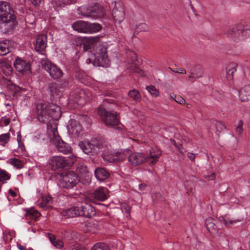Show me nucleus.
Returning a JSON list of instances; mask_svg holds the SVG:
<instances>
[{
    "instance_id": "f257e3e1",
    "label": "nucleus",
    "mask_w": 250,
    "mask_h": 250,
    "mask_svg": "<svg viewBox=\"0 0 250 250\" xmlns=\"http://www.w3.org/2000/svg\"><path fill=\"white\" fill-rule=\"evenodd\" d=\"M61 108L53 103H38L36 105L37 118L40 122L46 124L48 132L51 130L52 121H57L62 115ZM54 125L53 126V127Z\"/></svg>"
},
{
    "instance_id": "f03ea898",
    "label": "nucleus",
    "mask_w": 250,
    "mask_h": 250,
    "mask_svg": "<svg viewBox=\"0 0 250 250\" xmlns=\"http://www.w3.org/2000/svg\"><path fill=\"white\" fill-rule=\"evenodd\" d=\"M18 24L14 11L7 1H0V31L7 34L14 29Z\"/></svg>"
},
{
    "instance_id": "7ed1b4c3",
    "label": "nucleus",
    "mask_w": 250,
    "mask_h": 250,
    "mask_svg": "<svg viewBox=\"0 0 250 250\" xmlns=\"http://www.w3.org/2000/svg\"><path fill=\"white\" fill-rule=\"evenodd\" d=\"M161 154L162 151L159 148L152 147L146 152H130L128 161L132 166H138L146 162L152 166L157 163Z\"/></svg>"
},
{
    "instance_id": "20e7f679",
    "label": "nucleus",
    "mask_w": 250,
    "mask_h": 250,
    "mask_svg": "<svg viewBox=\"0 0 250 250\" xmlns=\"http://www.w3.org/2000/svg\"><path fill=\"white\" fill-rule=\"evenodd\" d=\"M113 105L112 100L105 99L98 108V114L102 121L109 126H117L120 123L117 112L112 110Z\"/></svg>"
},
{
    "instance_id": "39448f33",
    "label": "nucleus",
    "mask_w": 250,
    "mask_h": 250,
    "mask_svg": "<svg viewBox=\"0 0 250 250\" xmlns=\"http://www.w3.org/2000/svg\"><path fill=\"white\" fill-rule=\"evenodd\" d=\"M77 12L82 16L94 20L101 18L105 14L103 7L97 3L91 6H80L78 8Z\"/></svg>"
},
{
    "instance_id": "423d86ee",
    "label": "nucleus",
    "mask_w": 250,
    "mask_h": 250,
    "mask_svg": "<svg viewBox=\"0 0 250 250\" xmlns=\"http://www.w3.org/2000/svg\"><path fill=\"white\" fill-rule=\"evenodd\" d=\"M93 96L92 92L77 89L70 93L68 103H74L77 105L83 106L90 101Z\"/></svg>"
},
{
    "instance_id": "0eeeda50",
    "label": "nucleus",
    "mask_w": 250,
    "mask_h": 250,
    "mask_svg": "<svg viewBox=\"0 0 250 250\" xmlns=\"http://www.w3.org/2000/svg\"><path fill=\"white\" fill-rule=\"evenodd\" d=\"M51 136L50 141L56 146L60 152L63 154H68L71 152V147L67 143L64 142L58 135L56 125L51 129Z\"/></svg>"
},
{
    "instance_id": "6e6552de",
    "label": "nucleus",
    "mask_w": 250,
    "mask_h": 250,
    "mask_svg": "<svg viewBox=\"0 0 250 250\" xmlns=\"http://www.w3.org/2000/svg\"><path fill=\"white\" fill-rule=\"evenodd\" d=\"M226 34L229 38H235L240 36L246 38L250 36V25L242 23L235 24L229 27Z\"/></svg>"
},
{
    "instance_id": "1a4fd4ad",
    "label": "nucleus",
    "mask_w": 250,
    "mask_h": 250,
    "mask_svg": "<svg viewBox=\"0 0 250 250\" xmlns=\"http://www.w3.org/2000/svg\"><path fill=\"white\" fill-rule=\"evenodd\" d=\"M103 143L97 140H92L90 141H82L79 146L83 151L87 155H94L99 153Z\"/></svg>"
},
{
    "instance_id": "9d476101",
    "label": "nucleus",
    "mask_w": 250,
    "mask_h": 250,
    "mask_svg": "<svg viewBox=\"0 0 250 250\" xmlns=\"http://www.w3.org/2000/svg\"><path fill=\"white\" fill-rule=\"evenodd\" d=\"M80 182L78 175L73 171H70L61 177L59 185L65 188H72Z\"/></svg>"
},
{
    "instance_id": "9b49d317",
    "label": "nucleus",
    "mask_w": 250,
    "mask_h": 250,
    "mask_svg": "<svg viewBox=\"0 0 250 250\" xmlns=\"http://www.w3.org/2000/svg\"><path fill=\"white\" fill-rule=\"evenodd\" d=\"M76 171L80 182L87 185L90 183L92 174L89 172L87 166L83 163L77 164Z\"/></svg>"
},
{
    "instance_id": "f8f14e48",
    "label": "nucleus",
    "mask_w": 250,
    "mask_h": 250,
    "mask_svg": "<svg viewBox=\"0 0 250 250\" xmlns=\"http://www.w3.org/2000/svg\"><path fill=\"white\" fill-rule=\"evenodd\" d=\"M42 68L45 69L54 79H58L62 77L63 73L62 70L56 64L48 60L42 61Z\"/></svg>"
},
{
    "instance_id": "ddd939ff",
    "label": "nucleus",
    "mask_w": 250,
    "mask_h": 250,
    "mask_svg": "<svg viewBox=\"0 0 250 250\" xmlns=\"http://www.w3.org/2000/svg\"><path fill=\"white\" fill-rule=\"evenodd\" d=\"M67 133L71 138L76 139L82 134L83 128L79 122L70 119L67 125Z\"/></svg>"
},
{
    "instance_id": "4468645a",
    "label": "nucleus",
    "mask_w": 250,
    "mask_h": 250,
    "mask_svg": "<svg viewBox=\"0 0 250 250\" xmlns=\"http://www.w3.org/2000/svg\"><path fill=\"white\" fill-rule=\"evenodd\" d=\"M48 163L53 170L64 168L69 164L68 160L65 157L61 156H53L50 158Z\"/></svg>"
},
{
    "instance_id": "2eb2a0df",
    "label": "nucleus",
    "mask_w": 250,
    "mask_h": 250,
    "mask_svg": "<svg viewBox=\"0 0 250 250\" xmlns=\"http://www.w3.org/2000/svg\"><path fill=\"white\" fill-rule=\"evenodd\" d=\"M126 55L127 57V62L129 64L127 67H132L134 66V72L138 73L142 76H145V72L142 69L137 67L140 64L137 55L135 53L131 50H127L126 52Z\"/></svg>"
},
{
    "instance_id": "dca6fc26",
    "label": "nucleus",
    "mask_w": 250,
    "mask_h": 250,
    "mask_svg": "<svg viewBox=\"0 0 250 250\" xmlns=\"http://www.w3.org/2000/svg\"><path fill=\"white\" fill-rule=\"evenodd\" d=\"M94 57L92 64L94 66L107 67L109 64V59L105 49H101L100 52L94 55Z\"/></svg>"
},
{
    "instance_id": "f3484780",
    "label": "nucleus",
    "mask_w": 250,
    "mask_h": 250,
    "mask_svg": "<svg viewBox=\"0 0 250 250\" xmlns=\"http://www.w3.org/2000/svg\"><path fill=\"white\" fill-rule=\"evenodd\" d=\"M77 214L80 216L91 218L96 214L95 208L87 203H82L77 205Z\"/></svg>"
},
{
    "instance_id": "a211bd4d",
    "label": "nucleus",
    "mask_w": 250,
    "mask_h": 250,
    "mask_svg": "<svg viewBox=\"0 0 250 250\" xmlns=\"http://www.w3.org/2000/svg\"><path fill=\"white\" fill-rule=\"evenodd\" d=\"M101 147H102V149H100L99 153H101L102 158L104 161L108 163L117 162V157L115 153L116 152H112V151H109L105 143H103Z\"/></svg>"
},
{
    "instance_id": "6ab92c4d",
    "label": "nucleus",
    "mask_w": 250,
    "mask_h": 250,
    "mask_svg": "<svg viewBox=\"0 0 250 250\" xmlns=\"http://www.w3.org/2000/svg\"><path fill=\"white\" fill-rule=\"evenodd\" d=\"M14 66L16 70L20 73H28L30 72L31 65L28 62L20 58L16 59L14 62Z\"/></svg>"
},
{
    "instance_id": "aec40b11",
    "label": "nucleus",
    "mask_w": 250,
    "mask_h": 250,
    "mask_svg": "<svg viewBox=\"0 0 250 250\" xmlns=\"http://www.w3.org/2000/svg\"><path fill=\"white\" fill-rule=\"evenodd\" d=\"M115 7L112 11V16L115 22L120 23L125 19V12L122 4L114 1Z\"/></svg>"
},
{
    "instance_id": "412c9836",
    "label": "nucleus",
    "mask_w": 250,
    "mask_h": 250,
    "mask_svg": "<svg viewBox=\"0 0 250 250\" xmlns=\"http://www.w3.org/2000/svg\"><path fill=\"white\" fill-rule=\"evenodd\" d=\"M47 45V37L44 34L38 35L36 38L35 48L36 51L42 55L45 54Z\"/></svg>"
},
{
    "instance_id": "4be33fe9",
    "label": "nucleus",
    "mask_w": 250,
    "mask_h": 250,
    "mask_svg": "<svg viewBox=\"0 0 250 250\" xmlns=\"http://www.w3.org/2000/svg\"><path fill=\"white\" fill-rule=\"evenodd\" d=\"M92 195L97 201H104L108 198V190L105 187H100L94 190Z\"/></svg>"
},
{
    "instance_id": "5701e85b",
    "label": "nucleus",
    "mask_w": 250,
    "mask_h": 250,
    "mask_svg": "<svg viewBox=\"0 0 250 250\" xmlns=\"http://www.w3.org/2000/svg\"><path fill=\"white\" fill-rule=\"evenodd\" d=\"M50 95L52 98H58L61 97L63 92V88L59 83H53L49 84Z\"/></svg>"
},
{
    "instance_id": "b1692460",
    "label": "nucleus",
    "mask_w": 250,
    "mask_h": 250,
    "mask_svg": "<svg viewBox=\"0 0 250 250\" xmlns=\"http://www.w3.org/2000/svg\"><path fill=\"white\" fill-rule=\"evenodd\" d=\"M238 94L242 102L250 100V84L245 85L238 91Z\"/></svg>"
},
{
    "instance_id": "393cba45",
    "label": "nucleus",
    "mask_w": 250,
    "mask_h": 250,
    "mask_svg": "<svg viewBox=\"0 0 250 250\" xmlns=\"http://www.w3.org/2000/svg\"><path fill=\"white\" fill-rule=\"evenodd\" d=\"M88 22L79 21L72 25L73 29L78 32L87 33Z\"/></svg>"
},
{
    "instance_id": "a878e982",
    "label": "nucleus",
    "mask_w": 250,
    "mask_h": 250,
    "mask_svg": "<svg viewBox=\"0 0 250 250\" xmlns=\"http://www.w3.org/2000/svg\"><path fill=\"white\" fill-rule=\"evenodd\" d=\"M94 175L98 180L103 181L109 177V173L104 168L98 167L94 170Z\"/></svg>"
},
{
    "instance_id": "bb28decb",
    "label": "nucleus",
    "mask_w": 250,
    "mask_h": 250,
    "mask_svg": "<svg viewBox=\"0 0 250 250\" xmlns=\"http://www.w3.org/2000/svg\"><path fill=\"white\" fill-rule=\"evenodd\" d=\"M98 40V37H90L87 39L86 42L81 44V47H83L84 51H89Z\"/></svg>"
},
{
    "instance_id": "cd10ccee",
    "label": "nucleus",
    "mask_w": 250,
    "mask_h": 250,
    "mask_svg": "<svg viewBox=\"0 0 250 250\" xmlns=\"http://www.w3.org/2000/svg\"><path fill=\"white\" fill-rule=\"evenodd\" d=\"M77 213V206H75L63 210L62 215L66 218H71L78 216Z\"/></svg>"
},
{
    "instance_id": "c85d7f7f",
    "label": "nucleus",
    "mask_w": 250,
    "mask_h": 250,
    "mask_svg": "<svg viewBox=\"0 0 250 250\" xmlns=\"http://www.w3.org/2000/svg\"><path fill=\"white\" fill-rule=\"evenodd\" d=\"M236 64L235 63H230L226 67V77L228 81H231L233 79V74L236 71Z\"/></svg>"
},
{
    "instance_id": "c756f323",
    "label": "nucleus",
    "mask_w": 250,
    "mask_h": 250,
    "mask_svg": "<svg viewBox=\"0 0 250 250\" xmlns=\"http://www.w3.org/2000/svg\"><path fill=\"white\" fill-rule=\"evenodd\" d=\"M81 82L85 85H87L93 87L95 90H96V88L98 89L100 85L101 84L100 83L92 79L90 77L86 78V79H82L81 80Z\"/></svg>"
},
{
    "instance_id": "7c9ffc66",
    "label": "nucleus",
    "mask_w": 250,
    "mask_h": 250,
    "mask_svg": "<svg viewBox=\"0 0 250 250\" xmlns=\"http://www.w3.org/2000/svg\"><path fill=\"white\" fill-rule=\"evenodd\" d=\"M42 202L40 204V207L45 209L52 207V198L49 196L42 197Z\"/></svg>"
},
{
    "instance_id": "2f4dec72",
    "label": "nucleus",
    "mask_w": 250,
    "mask_h": 250,
    "mask_svg": "<svg viewBox=\"0 0 250 250\" xmlns=\"http://www.w3.org/2000/svg\"><path fill=\"white\" fill-rule=\"evenodd\" d=\"M9 41H4L0 42V55L1 56L5 55L10 51L9 48Z\"/></svg>"
},
{
    "instance_id": "473e14b6",
    "label": "nucleus",
    "mask_w": 250,
    "mask_h": 250,
    "mask_svg": "<svg viewBox=\"0 0 250 250\" xmlns=\"http://www.w3.org/2000/svg\"><path fill=\"white\" fill-rule=\"evenodd\" d=\"M87 33H94L99 32L102 29L101 25L99 23L88 22Z\"/></svg>"
},
{
    "instance_id": "72a5a7b5",
    "label": "nucleus",
    "mask_w": 250,
    "mask_h": 250,
    "mask_svg": "<svg viewBox=\"0 0 250 250\" xmlns=\"http://www.w3.org/2000/svg\"><path fill=\"white\" fill-rule=\"evenodd\" d=\"M47 237L49 238L51 244L56 248L61 249L63 247V243L61 240H56L54 235L48 233Z\"/></svg>"
},
{
    "instance_id": "f704fd0d",
    "label": "nucleus",
    "mask_w": 250,
    "mask_h": 250,
    "mask_svg": "<svg viewBox=\"0 0 250 250\" xmlns=\"http://www.w3.org/2000/svg\"><path fill=\"white\" fill-rule=\"evenodd\" d=\"M117 155V162L119 161H123L126 158H128V155L130 154V152L128 150L126 149L124 150H121V151H118L115 153Z\"/></svg>"
},
{
    "instance_id": "c9c22d12",
    "label": "nucleus",
    "mask_w": 250,
    "mask_h": 250,
    "mask_svg": "<svg viewBox=\"0 0 250 250\" xmlns=\"http://www.w3.org/2000/svg\"><path fill=\"white\" fill-rule=\"evenodd\" d=\"M121 208L122 212L125 214V217L128 219H130L131 217V207L126 203H123L121 205Z\"/></svg>"
},
{
    "instance_id": "e433bc0d",
    "label": "nucleus",
    "mask_w": 250,
    "mask_h": 250,
    "mask_svg": "<svg viewBox=\"0 0 250 250\" xmlns=\"http://www.w3.org/2000/svg\"><path fill=\"white\" fill-rule=\"evenodd\" d=\"M215 221L211 218H209L206 220V224L207 229L211 232L212 230H216L217 227L215 224Z\"/></svg>"
},
{
    "instance_id": "4c0bfd02",
    "label": "nucleus",
    "mask_w": 250,
    "mask_h": 250,
    "mask_svg": "<svg viewBox=\"0 0 250 250\" xmlns=\"http://www.w3.org/2000/svg\"><path fill=\"white\" fill-rule=\"evenodd\" d=\"M146 89L149 93V94L155 97H157L159 95V91L153 85H149L146 86Z\"/></svg>"
},
{
    "instance_id": "58836bf2",
    "label": "nucleus",
    "mask_w": 250,
    "mask_h": 250,
    "mask_svg": "<svg viewBox=\"0 0 250 250\" xmlns=\"http://www.w3.org/2000/svg\"><path fill=\"white\" fill-rule=\"evenodd\" d=\"M128 96L135 101H138L141 98L140 94L137 90L133 89L128 92Z\"/></svg>"
},
{
    "instance_id": "ea45409f",
    "label": "nucleus",
    "mask_w": 250,
    "mask_h": 250,
    "mask_svg": "<svg viewBox=\"0 0 250 250\" xmlns=\"http://www.w3.org/2000/svg\"><path fill=\"white\" fill-rule=\"evenodd\" d=\"M10 179V176L5 170L0 169V182L4 183Z\"/></svg>"
},
{
    "instance_id": "a19ab883",
    "label": "nucleus",
    "mask_w": 250,
    "mask_h": 250,
    "mask_svg": "<svg viewBox=\"0 0 250 250\" xmlns=\"http://www.w3.org/2000/svg\"><path fill=\"white\" fill-rule=\"evenodd\" d=\"M10 134L9 133H7L5 134H2L0 135V143L1 145L3 146H5V145L8 142L9 140Z\"/></svg>"
},
{
    "instance_id": "79ce46f5",
    "label": "nucleus",
    "mask_w": 250,
    "mask_h": 250,
    "mask_svg": "<svg viewBox=\"0 0 250 250\" xmlns=\"http://www.w3.org/2000/svg\"><path fill=\"white\" fill-rule=\"evenodd\" d=\"M148 29V26L146 23H141L136 26L135 31H146Z\"/></svg>"
},
{
    "instance_id": "37998d69",
    "label": "nucleus",
    "mask_w": 250,
    "mask_h": 250,
    "mask_svg": "<svg viewBox=\"0 0 250 250\" xmlns=\"http://www.w3.org/2000/svg\"><path fill=\"white\" fill-rule=\"evenodd\" d=\"M91 250H109L108 248L102 243L95 244Z\"/></svg>"
},
{
    "instance_id": "c03bdc74",
    "label": "nucleus",
    "mask_w": 250,
    "mask_h": 250,
    "mask_svg": "<svg viewBox=\"0 0 250 250\" xmlns=\"http://www.w3.org/2000/svg\"><path fill=\"white\" fill-rule=\"evenodd\" d=\"M215 126L217 132H220L226 128V126L221 122H216Z\"/></svg>"
},
{
    "instance_id": "a18cd8bd",
    "label": "nucleus",
    "mask_w": 250,
    "mask_h": 250,
    "mask_svg": "<svg viewBox=\"0 0 250 250\" xmlns=\"http://www.w3.org/2000/svg\"><path fill=\"white\" fill-rule=\"evenodd\" d=\"M11 164L17 168H21L22 165L21 161L16 158H13L11 160Z\"/></svg>"
},
{
    "instance_id": "49530a36",
    "label": "nucleus",
    "mask_w": 250,
    "mask_h": 250,
    "mask_svg": "<svg viewBox=\"0 0 250 250\" xmlns=\"http://www.w3.org/2000/svg\"><path fill=\"white\" fill-rule=\"evenodd\" d=\"M203 73L200 71L199 73H196L194 72L190 73V75L189 76V79H198L202 76Z\"/></svg>"
},
{
    "instance_id": "de8ad7c7",
    "label": "nucleus",
    "mask_w": 250,
    "mask_h": 250,
    "mask_svg": "<svg viewBox=\"0 0 250 250\" xmlns=\"http://www.w3.org/2000/svg\"><path fill=\"white\" fill-rule=\"evenodd\" d=\"M175 99V101L177 102L178 104H186L185 100L184 99L183 97H182L180 96H176L174 95Z\"/></svg>"
},
{
    "instance_id": "09e8293b",
    "label": "nucleus",
    "mask_w": 250,
    "mask_h": 250,
    "mask_svg": "<svg viewBox=\"0 0 250 250\" xmlns=\"http://www.w3.org/2000/svg\"><path fill=\"white\" fill-rule=\"evenodd\" d=\"M243 122L239 121L238 124V126L236 129L237 134H240L243 131Z\"/></svg>"
},
{
    "instance_id": "8fccbe9b",
    "label": "nucleus",
    "mask_w": 250,
    "mask_h": 250,
    "mask_svg": "<svg viewBox=\"0 0 250 250\" xmlns=\"http://www.w3.org/2000/svg\"><path fill=\"white\" fill-rule=\"evenodd\" d=\"M160 193H156L155 194H153L152 195V198L154 202H159L163 200V199H159L158 198L161 197Z\"/></svg>"
},
{
    "instance_id": "3c124183",
    "label": "nucleus",
    "mask_w": 250,
    "mask_h": 250,
    "mask_svg": "<svg viewBox=\"0 0 250 250\" xmlns=\"http://www.w3.org/2000/svg\"><path fill=\"white\" fill-rule=\"evenodd\" d=\"M171 70L175 73H180L181 74H186V71L183 68L171 69Z\"/></svg>"
},
{
    "instance_id": "603ef678",
    "label": "nucleus",
    "mask_w": 250,
    "mask_h": 250,
    "mask_svg": "<svg viewBox=\"0 0 250 250\" xmlns=\"http://www.w3.org/2000/svg\"><path fill=\"white\" fill-rule=\"evenodd\" d=\"M31 1V3L36 6H39L40 4L41 3V2L43 1V0H30Z\"/></svg>"
},
{
    "instance_id": "864d4df0",
    "label": "nucleus",
    "mask_w": 250,
    "mask_h": 250,
    "mask_svg": "<svg viewBox=\"0 0 250 250\" xmlns=\"http://www.w3.org/2000/svg\"><path fill=\"white\" fill-rule=\"evenodd\" d=\"M146 187V185L145 183H141L139 185V189L141 191L144 192Z\"/></svg>"
},
{
    "instance_id": "5fc2aeb1",
    "label": "nucleus",
    "mask_w": 250,
    "mask_h": 250,
    "mask_svg": "<svg viewBox=\"0 0 250 250\" xmlns=\"http://www.w3.org/2000/svg\"><path fill=\"white\" fill-rule=\"evenodd\" d=\"M187 157L191 160L194 161L195 158V155L192 153L188 152L187 153Z\"/></svg>"
},
{
    "instance_id": "6e6d98bb",
    "label": "nucleus",
    "mask_w": 250,
    "mask_h": 250,
    "mask_svg": "<svg viewBox=\"0 0 250 250\" xmlns=\"http://www.w3.org/2000/svg\"><path fill=\"white\" fill-rule=\"evenodd\" d=\"M174 145H175V146L177 147V148L178 149L179 152L181 154H184V152H183V150L181 149V147H182V146H181V145H180V144L177 145V144H176V143H175Z\"/></svg>"
},
{
    "instance_id": "4d7b16f0",
    "label": "nucleus",
    "mask_w": 250,
    "mask_h": 250,
    "mask_svg": "<svg viewBox=\"0 0 250 250\" xmlns=\"http://www.w3.org/2000/svg\"><path fill=\"white\" fill-rule=\"evenodd\" d=\"M36 192H37V197L38 198H42V194L41 193V189H40V188H37L36 189Z\"/></svg>"
},
{
    "instance_id": "13d9d810",
    "label": "nucleus",
    "mask_w": 250,
    "mask_h": 250,
    "mask_svg": "<svg viewBox=\"0 0 250 250\" xmlns=\"http://www.w3.org/2000/svg\"><path fill=\"white\" fill-rule=\"evenodd\" d=\"M9 193L13 197H16L17 196V194L11 189H9L8 191Z\"/></svg>"
},
{
    "instance_id": "bf43d9fd",
    "label": "nucleus",
    "mask_w": 250,
    "mask_h": 250,
    "mask_svg": "<svg viewBox=\"0 0 250 250\" xmlns=\"http://www.w3.org/2000/svg\"><path fill=\"white\" fill-rule=\"evenodd\" d=\"M10 120L9 118H5L3 120V123L5 125H7L10 124Z\"/></svg>"
},
{
    "instance_id": "052dcab7",
    "label": "nucleus",
    "mask_w": 250,
    "mask_h": 250,
    "mask_svg": "<svg viewBox=\"0 0 250 250\" xmlns=\"http://www.w3.org/2000/svg\"><path fill=\"white\" fill-rule=\"evenodd\" d=\"M17 247L19 250H24L25 249V247L24 246L18 244H17Z\"/></svg>"
},
{
    "instance_id": "680f3d73",
    "label": "nucleus",
    "mask_w": 250,
    "mask_h": 250,
    "mask_svg": "<svg viewBox=\"0 0 250 250\" xmlns=\"http://www.w3.org/2000/svg\"><path fill=\"white\" fill-rule=\"evenodd\" d=\"M214 178V173H212L210 176H208V178L210 180H213Z\"/></svg>"
},
{
    "instance_id": "e2e57ef3",
    "label": "nucleus",
    "mask_w": 250,
    "mask_h": 250,
    "mask_svg": "<svg viewBox=\"0 0 250 250\" xmlns=\"http://www.w3.org/2000/svg\"><path fill=\"white\" fill-rule=\"evenodd\" d=\"M90 225V224L89 223H87L85 224V226L88 228ZM91 230L90 229H88V228H87L85 230H83V231H84L85 232H87L88 231H90Z\"/></svg>"
},
{
    "instance_id": "0e129e2a",
    "label": "nucleus",
    "mask_w": 250,
    "mask_h": 250,
    "mask_svg": "<svg viewBox=\"0 0 250 250\" xmlns=\"http://www.w3.org/2000/svg\"><path fill=\"white\" fill-rule=\"evenodd\" d=\"M71 250H82L80 248L77 246H74Z\"/></svg>"
},
{
    "instance_id": "69168bd1",
    "label": "nucleus",
    "mask_w": 250,
    "mask_h": 250,
    "mask_svg": "<svg viewBox=\"0 0 250 250\" xmlns=\"http://www.w3.org/2000/svg\"><path fill=\"white\" fill-rule=\"evenodd\" d=\"M20 137H21V132L20 131H19L18 132V137H17V141L18 142L19 144H20V140L19 139Z\"/></svg>"
},
{
    "instance_id": "338daca9",
    "label": "nucleus",
    "mask_w": 250,
    "mask_h": 250,
    "mask_svg": "<svg viewBox=\"0 0 250 250\" xmlns=\"http://www.w3.org/2000/svg\"><path fill=\"white\" fill-rule=\"evenodd\" d=\"M174 95H175V94H171V95H170L169 98H170V99L171 100H175V98L174 97Z\"/></svg>"
},
{
    "instance_id": "774afa93",
    "label": "nucleus",
    "mask_w": 250,
    "mask_h": 250,
    "mask_svg": "<svg viewBox=\"0 0 250 250\" xmlns=\"http://www.w3.org/2000/svg\"><path fill=\"white\" fill-rule=\"evenodd\" d=\"M92 62V61L91 59H89H89H87L86 60V63H90V62Z\"/></svg>"
}]
</instances>
